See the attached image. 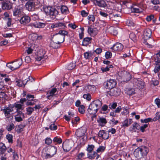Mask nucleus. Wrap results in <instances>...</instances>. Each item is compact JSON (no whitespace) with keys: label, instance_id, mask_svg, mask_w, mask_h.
Instances as JSON below:
<instances>
[{"label":"nucleus","instance_id":"nucleus-17","mask_svg":"<svg viewBox=\"0 0 160 160\" xmlns=\"http://www.w3.org/2000/svg\"><path fill=\"white\" fill-rule=\"evenodd\" d=\"M31 21L30 17L26 15H23L20 20V22L21 24L23 25H26L30 22Z\"/></svg>","mask_w":160,"mask_h":160},{"label":"nucleus","instance_id":"nucleus-53","mask_svg":"<svg viewBox=\"0 0 160 160\" xmlns=\"http://www.w3.org/2000/svg\"><path fill=\"white\" fill-rule=\"evenodd\" d=\"M78 111L81 114H83L85 113V111L84 110L85 107L84 105H81L78 107Z\"/></svg>","mask_w":160,"mask_h":160},{"label":"nucleus","instance_id":"nucleus-44","mask_svg":"<svg viewBox=\"0 0 160 160\" xmlns=\"http://www.w3.org/2000/svg\"><path fill=\"white\" fill-rule=\"evenodd\" d=\"M153 71L156 74L157 73L158 76L159 77V76L160 75V64L155 66Z\"/></svg>","mask_w":160,"mask_h":160},{"label":"nucleus","instance_id":"nucleus-59","mask_svg":"<svg viewBox=\"0 0 160 160\" xmlns=\"http://www.w3.org/2000/svg\"><path fill=\"white\" fill-rule=\"evenodd\" d=\"M15 128V126L13 123H11L6 127V129L8 131H10Z\"/></svg>","mask_w":160,"mask_h":160},{"label":"nucleus","instance_id":"nucleus-56","mask_svg":"<svg viewBox=\"0 0 160 160\" xmlns=\"http://www.w3.org/2000/svg\"><path fill=\"white\" fill-rule=\"evenodd\" d=\"M131 10L132 12L136 13H140L142 11V9L141 8H133Z\"/></svg>","mask_w":160,"mask_h":160},{"label":"nucleus","instance_id":"nucleus-28","mask_svg":"<svg viewBox=\"0 0 160 160\" xmlns=\"http://www.w3.org/2000/svg\"><path fill=\"white\" fill-rule=\"evenodd\" d=\"M125 93L129 96H131L135 94L134 88H127L125 89Z\"/></svg>","mask_w":160,"mask_h":160},{"label":"nucleus","instance_id":"nucleus-16","mask_svg":"<svg viewBox=\"0 0 160 160\" xmlns=\"http://www.w3.org/2000/svg\"><path fill=\"white\" fill-rule=\"evenodd\" d=\"M49 147V153L47 155L49 156V158H50L56 154L57 151V147L54 146L50 145Z\"/></svg>","mask_w":160,"mask_h":160},{"label":"nucleus","instance_id":"nucleus-4","mask_svg":"<svg viewBox=\"0 0 160 160\" xmlns=\"http://www.w3.org/2000/svg\"><path fill=\"white\" fill-rule=\"evenodd\" d=\"M73 142L72 141L69 139H66L63 142L62 144V147L65 152H68L73 147Z\"/></svg>","mask_w":160,"mask_h":160},{"label":"nucleus","instance_id":"nucleus-32","mask_svg":"<svg viewBox=\"0 0 160 160\" xmlns=\"http://www.w3.org/2000/svg\"><path fill=\"white\" fill-rule=\"evenodd\" d=\"M93 53L91 51L86 52L84 53V58L86 59L90 60L92 57Z\"/></svg>","mask_w":160,"mask_h":160},{"label":"nucleus","instance_id":"nucleus-38","mask_svg":"<svg viewBox=\"0 0 160 160\" xmlns=\"http://www.w3.org/2000/svg\"><path fill=\"white\" fill-rule=\"evenodd\" d=\"M53 142L55 143V144H59L62 142V140L60 137L56 136L53 138Z\"/></svg>","mask_w":160,"mask_h":160},{"label":"nucleus","instance_id":"nucleus-14","mask_svg":"<svg viewBox=\"0 0 160 160\" xmlns=\"http://www.w3.org/2000/svg\"><path fill=\"white\" fill-rule=\"evenodd\" d=\"M123 45L120 43L116 42L114 44L113 46L111 48V49H112L114 51H121L123 49Z\"/></svg>","mask_w":160,"mask_h":160},{"label":"nucleus","instance_id":"nucleus-34","mask_svg":"<svg viewBox=\"0 0 160 160\" xmlns=\"http://www.w3.org/2000/svg\"><path fill=\"white\" fill-rule=\"evenodd\" d=\"M132 77L131 74L128 72H127L123 77V82H127L130 81L132 78Z\"/></svg>","mask_w":160,"mask_h":160},{"label":"nucleus","instance_id":"nucleus-23","mask_svg":"<svg viewBox=\"0 0 160 160\" xmlns=\"http://www.w3.org/2000/svg\"><path fill=\"white\" fill-rule=\"evenodd\" d=\"M92 38L91 37H86L84 38L82 42V46L87 47L88 45L91 43Z\"/></svg>","mask_w":160,"mask_h":160},{"label":"nucleus","instance_id":"nucleus-55","mask_svg":"<svg viewBox=\"0 0 160 160\" xmlns=\"http://www.w3.org/2000/svg\"><path fill=\"white\" fill-rule=\"evenodd\" d=\"M3 111L4 112V114L6 116H8L10 114V112H11L10 108L7 107L4 109Z\"/></svg>","mask_w":160,"mask_h":160},{"label":"nucleus","instance_id":"nucleus-10","mask_svg":"<svg viewBox=\"0 0 160 160\" xmlns=\"http://www.w3.org/2000/svg\"><path fill=\"white\" fill-rule=\"evenodd\" d=\"M26 9L29 11H33L35 9V3L32 0L28 1L25 5Z\"/></svg>","mask_w":160,"mask_h":160},{"label":"nucleus","instance_id":"nucleus-51","mask_svg":"<svg viewBox=\"0 0 160 160\" xmlns=\"http://www.w3.org/2000/svg\"><path fill=\"white\" fill-rule=\"evenodd\" d=\"M76 66L74 63H70L67 67V68L69 70H71L74 68Z\"/></svg>","mask_w":160,"mask_h":160},{"label":"nucleus","instance_id":"nucleus-6","mask_svg":"<svg viewBox=\"0 0 160 160\" xmlns=\"http://www.w3.org/2000/svg\"><path fill=\"white\" fill-rule=\"evenodd\" d=\"M133 81L137 86V88L139 89H142L145 87V82L141 78H134Z\"/></svg>","mask_w":160,"mask_h":160},{"label":"nucleus","instance_id":"nucleus-47","mask_svg":"<svg viewBox=\"0 0 160 160\" xmlns=\"http://www.w3.org/2000/svg\"><path fill=\"white\" fill-rule=\"evenodd\" d=\"M160 118V112H158L155 114V116L152 119V122H156L157 120H159Z\"/></svg>","mask_w":160,"mask_h":160},{"label":"nucleus","instance_id":"nucleus-27","mask_svg":"<svg viewBox=\"0 0 160 160\" xmlns=\"http://www.w3.org/2000/svg\"><path fill=\"white\" fill-rule=\"evenodd\" d=\"M25 126V124L17 125L15 127V130L18 133H20L23 131V129Z\"/></svg>","mask_w":160,"mask_h":160},{"label":"nucleus","instance_id":"nucleus-22","mask_svg":"<svg viewBox=\"0 0 160 160\" xmlns=\"http://www.w3.org/2000/svg\"><path fill=\"white\" fill-rule=\"evenodd\" d=\"M31 26H33L35 28H44L46 24L45 23L41 22H36L30 23Z\"/></svg>","mask_w":160,"mask_h":160},{"label":"nucleus","instance_id":"nucleus-12","mask_svg":"<svg viewBox=\"0 0 160 160\" xmlns=\"http://www.w3.org/2000/svg\"><path fill=\"white\" fill-rule=\"evenodd\" d=\"M51 27L52 28H57L59 29H65L66 28L65 23L59 22L52 23Z\"/></svg>","mask_w":160,"mask_h":160},{"label":"nucleus","instance_id":"nucleus-61","mask_svg":"<svg viewBox=\"0 0 160 160\" xmlns=\"http://www.w3.org/2000/svg\"><path fill=\"white\" fill-rule=\"evenodd\" d=\"M112 56V53L111 52L107 51L105 53V57L107 59H108L111 58Z\"/></svg>","mask_w":160,"mask_h":160},{"label":"nucleus","instance_id":"nucleus-2","mask_svg":"<svg viewBox=\"0 0 160 160\" xmlns=\"http://www.w3.org/2000/svg\"><path fill=\"white\" fill-rule=\"evenodd\" d=\"M53 38H54V40L53 41L54 43L52 44L53 48L55 49L60 48V45L62 43L61 42L62 40V37L60 35L56 33L53 35Z\"/></svg>","mask_w":160,"mask_h":160},{"label":"nucleus","instance_id":"nucleus-19","mask_svg":"<svg viewBox=\"0 0 160 160\" xmlns=\"http://www.w3.org/2000/svg\"><path fill=\"white\" fill-rule=\"evenodd\" d=\"M97 122L99 126L104 127L107 123V122L105 117L102 116H98V118L97 120Z\"/></svg>","mask_w":160,"mask_h":160},{"label":"nucleus","instance_id":"nucleus-46","mask_svg":"<svg viewBox=\"0 0 160 160\" xmlns=\"http://www.w3.org/2000/svg\"><path fill=\"white\" fill-rule=\"evenodd\" d=\"M6 138L8 140L9 143H12L13 142V136L12 134H8L6 136Z\"/></svg>","mask_w":160,"mask_h":160},{"label":"nucleus","instance_id":"nucleus-54","mask_svg":"<svg viewBox=\"0 0 160 160\" xmlns=\"http://www.w3.org/2000/svg\"><path fill=\"white\" fill-rule=\"evenodd\" d=\"M83 97L84 99H86L88 101H90L91 99V95L89 93L84 94L83 95Z\"/></svg>","mask_w":160,"mask_h":160},{"label":"nucleus","instance_id":"nucleus-30","mask_svg":"<svg viewBox=\"0 0 160 160\" xmlns=\"http://www.w3.org/2000/svg\"><path fill=\"white\" fill-rule=\"evenodd\" d=\"M97 5L100 7L105 8L107 6L106 2L104 0H96Z\"/></svg>","mask_w":160,"mask_h":160},{"label":"nucleus","instance_id":"nucleus-26","mask_svg":"<svg viewBox=\"0 0 160 160\" xmlns=\"http://www.w3.org/2000/svg\"><path fill=\"white\" fill-rule=\"evenodd\" d=\"M49 146H46L44 147L42 150V155L44 156L45 158H49V156H48L47 154L49 153Z\"/></svg>","mask_w":160,"mask_h":160},{"label":"nucleus","instance_id":"nucleus-15","mask_svg":"<svg viewBox=\"0 0 160 160\" xmlns=\"http://www.w3.org/2000/svg\"><path fill=\"white\" fill-rule=\"evenodd\" d=\"M98 137L104 140L108 139L109 138V134L108 131L104 130H100L98 133Z\"/></svg>","mask_w":160,"mask_h":160},{"label":"nucleus","instance_id":"nucleus-25","mask_svg":"<svg viewBox=\"0 0 160 160\" xmlns=\"http://www.w3.org/2000/svg\"><path fill=\"white\" fill-rule=\"evenodd\" d=\"M57 89L56 88H53L51 89L49 92H48L47 94V98L48 99H50L51 98V97H52L54 95L55 93L57 92Z\"/></svg>","mask_w":160,"mask_h":160},{"label":"nucleus","instance_id":"nucleus-24","mask_svg":"<svg viewBox=\"0 0 160 160\" xmlns=\"http://www.w3.org/2000/svg\"><path fill=\"white\" fill-rule=\"evenodd\" d=\"M132 126V127H131L129 128V130L131 132H138L140 129V126L137 122H135Z\"/></svg>","mask_w":160,"mask_h":160},{"label":"nucleus","instance_id":"nucleus-18","mask_svg":"<svg viewBox=\"0 0 160 160\" xmlns=\"http://www.w3.org/2000/svg\"><path fill=\"white\" fill-rule=\"evenodd\" d=\"M13 69L15 70L19 68L22 64V58H18L16 61L12 62Z\"/></svg>","mask_w":160,"mask_h":160},{"label":"nucleus","instance_id":"nucleus-20","mask_svg":"<svg viewBox=\"0 0 160 160\" xmlns=\"http://www.w3.org/2000/svg\"><path fill=\"white\" fill-rule=\"evenodd\" d=\"M22 12V8L19 6H16L13 10V15L14 16L19 17L21 14Z\"/></svg>","mask_w":160,"mask_h":160},{"label":"nucleus","instance_id":"nucleus-36","mask_svg":"<svg viewBox=\"0 0 160 160\" xmlns=\"http://www.w3.org/2000/svg\"><path fill=\"white\" fill-rule=\"evenodd\" d=\"M85 89L87 92H90L95 90V86L93 85H89L85 87Z\"/></svg>","mask_w":160,"mask_h":160},{"label":"nucleus","instance_id":"nucleus-1","mask_svg":"<svg viewBox=\"0 0 160 160\" xmlns=\"http://www.w3.org/2000/svg\"><path fill=\"white\" fill-rule=\"evenodd\" d=\"M102 102L99 99H97L92 102L88 109L89 113H97L101 107Z\"/></svg>","mask_w":160,"mask_h":160},{"label":"nucleus","instance_id":"nucleus-58","mask_svg":"<svg viewBox=\"0 0 160 160\" xmlns=\"http://www.w3.org/2000/svg\"><path fill=\"white\" fill-rule=\"evenodd\" d=\"M140 121L142 123H147L149 122H152V118H148L144 119H141Z\"/></svg>","mask_w":160,"mask_h":160},{"label":"nucleus","instance_id":"nucleus-21","mask_svg":"<svg viewBox=\"0 0 160 160\" xmlns=\"http://www.w3.org/2000/svg\"><path fill=\"white\" fill-rule=\"evenodd\" d=\"M87 156L88 158L89 159H93L96 157V159H98L100 157V155L98 154L97 152L92 151L90 153H88Z\"/></svg>","mask_w":160,"mask_h":160},{"label":"nucleus","instance_id":"nucleus-11","mask_svg":"<svg viewBox=\"0 0 160 160\" xmlns=\"http://www.w3.org/2000/svg\"><path fill=\"white\" fill-rule=\"evenodd\" d=\"M87 131L86 127L85 126H82L77 129L75 132V135L78 137H81L85 134Z\"/></svg>","mask_w":160,"mask_h":160},{"label":"nucleus","instance_id":"nucleus-3","mask_svg":"<svg viewBox=\"0 0 160 160\" xmlns=\"http://www.w3.org/2000/svg\"><path fill=\"white\" fill-rule=\"evenodd\" d=\"M43 9L47 14L50 15L56 16L58 14V10L52 7L47 6L44 7Z\"/></svg>","mask_w":160,"mask_h":160},{"label":"nucleus","instance_id":"nucleus-60","mask_svg":"<svg viewBox=\"0 0 160 160\" xmlns=\"http://www.w3.org/2000/svg\"><path fill=\"white\" fill-rule=\"evenodd\" d=\"M49 128L52 131H54L57 129V126L55 125V123L51 124L49 126Z\"/></svg>","mask_w":160,"mask_h":160},{"label":"nucleus","instance_id":"nucleus-33","mask_svg":"<svg viewBox=\"0 0 160 160\" xmlns=\"http://www.w3.org/2000/svg\"><path fill=\"white\" fill-rule=\"evenodd\" d=\"M7 149L5 144L2 142H0V153L3 155Z\"/></svg>","mask_w":160,"mask_h":160},{"label":"nucleus","instance_id":"nucleus-41","mask_svg":"<svg viewBox=\"0 0 160 160\" xmlns=\"http://www.w3.org/2000/svg\"><path fill=\"white\" fill-rule=\"evenodd\" d=\"M44 54L45 52H41V51H40L38 52V55L36 58V60L38 61H40L44 58Z\"/></svg>","mask_w":160,"mask_h":160},{"label":"nucleus","instance_id":"nucleus-31","mask_svg":"<svg viewBox=\"0 0 160 160\" xmlns=\"http://www.w3.org/2000/svg\"><path fill=\"white\" fill-rule=\"evenodd\" d=\"M14 82L17 86L19 87H22L23 86L24 87L26 85L25 84V82H24V80L22 81L20 79L16 78L15 79Z\"/></svg>","mask_w":160,"mask_h":160},{"label":"nucleus","instance_id":"nucleus-42","mask_svg":"<svg viewBox=\"0 0 160 160\" xmlns=\"http://www.w3.org/2000/svg\"><path fill=\"white\" fill-rule=\"evenodd\" d=\"M117 103L116 102H112L110 103L108 105V107L109 109L113 110L115 109L117 106Z\"/></svg>","mask_w":160,"mask_h":160},{"label":"nucleus","instance_id":"nucleus-63","mask_svg":"<svg viewBox=\"0 0 160 160\" xmlns=\"http://www.w3.org/2000/svg\"><path fill=\"white\" fill-rule=\"evenodd\" d=\"M53 142L52 140L50 138H46L45 141V143L46 144L50 145Z\"/></svg>","mask_w":160,"mask_h":160},{"label":"nucleus","instance_id":"nucleus-50","mask_svg":"<svg viewBox=\"0 0 160 160\" xmlns=\"http://www.w3.org/2000/svg\"><path fill=\"white\" fill-rule=\"evenodd\" d=\"M81 30V32L79 33V36L80 39H82L83 38L84 35V28L83 27H82L80 28Z\"/></svg>","mask_w":160,"mask_h":160},{"label":"nucleus","instance_id":"nucleus-13","mask_svg":"<svg viewBox=\"0 0 160 160\" xmlns=\"http://www.w3.org/2000/svg\"><path fill=\"white\" fill-rule=\"evenodd\" d=\"M12 5L10 1L7 0L2 3V7L3 10H9L12 8Z\"/></svg>","mask_w":160,"mask_h":160},{"label":"nucleus","instance_id":"nucleus-39","mask_svg":"<svg viewBox=\"0 0 160 160\" xmlns=\"http://www.w3.org/2000/svg\"><path fill=\"white\" fill-rule=\"evenodd\" d=\"M61 11L62 13L66 14L69 13V11L68 7L64 5H62L60 8Z\"/></svg>","mask_w":160,"mask_h":160},{"label":"nucleus","instance_id":"nucleus-57","mask_svg":"<svg viewBox=\"0 0 160 160\" xmlns=\"http://www.w3.org/2000/svg\"><path fill=\"white\" fill-rule=\"evenodd\" d=\"M94 30L93 29L89 26H88V33L91 36H93Z\"/></svg>","mask_w":160,"mask_h":160},{"label":"nucleus","instance_id":"nucleus-62","mask_svg":"<svg viewBox=\"0 0 160 160\" xmlns=\"http://www.w3.org/2000/svg\"><path fill=\"white\" fill-rule=\"evenodd\" d=\"M124 111L121 113V114L122 115H125L129 113V111L128 108L127 107L124 108Z\"/></svg>","mask_w":160,"mask_h":160},{"label":"nucleus","instance_id":"nucleus-37","mask_svg":"<svg viewBox=\"0 0 160 160\" xmlns=\"http://www.w3.org/2000/svg\"><path fill=\"white\" fill-rule=\"evenodd\" d=\"M152 59L155 62L153 64L155 66H157L160 64V58L157 56H153Z\"/></svg>","mask_w":160,"mask_h":160},{"label":"nucleus","instance_id":"nucleus-49","mask_svg":"<svg viewBox=\"0 0 160 160\" xmlns=\"http://www.w3.org/2000/svg\"><path fill=\"white\" fill-rule=\"evenodd\" d=\"M34 80L32 77L28 76V78L24 80V82H25V84H26L28 82L30 83L34 82Z\"/></svg>","mask_w":160,"mask_h":160},{"label":"nucleus","instance_id":"nucleus-7","mask_svg":"<svg viewBox=\"0 0 160 160\" xmlns=\"http://www.w3.org/2000/svg\"><path fill=\"white\" fill-rule=\"evenodd\" d=\"M35 96L34 95L28 94L27 95L26 99L27 101L26 103L27 106H32L34 105L38 100L34 99Z\"/></svg>","mask_w":160,"mask_h":160},{"label":"nucleus","instance_id":"nucleus-9","mask_svg":"<svg viewBox=\"0 0 160 160\" xmlns=\"http://www.w3.org/2000/svg\"><path fill=\"white\" fill-rule=\"evenodd\" d=\"M152 33L151 30L149 29H147L144 31L143 39L144 40L143 43L145 44L150 46V44L148 43L146 41L151 38Z\"/></svg>","mask_w":160,"mask_h":160},{"label":"nucleus","instance_id":"nucleus-5","mask_svg":"<svg viewBox=\"0 0 160 160\" xmlns=\"http://www.w3.org/2000/svg\"><path fill=\"white\" fill-rule=\"evenodd\" d=\"M117 84V81L115 79H108L105 82L103 85L106 89L114 88Z\"/></svg>","mask_w":160,"mask_h":160},{"label":"nucleus","instance_id":"nucleus-40","mask_svg":"<svg viewBox=\"0 0 160 160\" xmlns=\"http://www.w3.org/2000/svg\"><path fill=\"white\" fill-rule=\"evenodd\" d=\"M109 91L107 92V95L108 96H112L117 95L116 92L114 90V88H110Z\"/></svg>","mask_w":160,"mask_h":160},{"label":"nucleus","instance_id":"nucleus-8","mask_svg":"<svg viewBox=\"0 0 160 160\" xmlns=\"http://www.w3.org/2000/svg\"><path fill=\"white\" fill-rule=\"evenodd\" d=\"M135 151H138V153H140L141 156L144 157L147 155L149 150L148 147L144 146H142L138 148L135 150Z\"/></svg>","mask_w":160,"mask_h":160},{"label":"nucleus","instance_id":"nucleus-29","mask_svg":"<svg viewBox=\"0 0 160 160\" xmlns=\"http://www.w3.org/2000/svg\"><path fill=\"white\" fill-rule=\"evenodd\" d=\"M57 33L60 35L62 37V40L61 42H63L65 41V36L68 35V32L64 30H60Z\"/></svg>","mask_w":160,"mask_h":160},{"label":"nucleus","instance_id":"nucleus-35","mask_svg":"<svg viewBox=\"0 0 160 160\" xmlns=\"http://www.w3.org/2000/svg\"><path fill=\"white\" fill-rule=\"evenodd\" d=\"M132 119H128L125 120L122 122V126L123 127H127L130 125L132 122Z\"/></svg>","mask_w":160,"mask_h":160},{"label":"nucleus","instance_id":"nucleus-64","mask_svg":"<svg viewBox=\"0 0 160 160\" xmlns=\"http://www.w3.org/2000/svg\"><path fill=\"white\" fill-rule=\"evenodd\" d=\"M105 149V147L103 146H100L97 149L96 151L97 153L103 152Z\"/></svg>","mask_w":160,"mask_h":160},{"label":"nucleus","instance_id":"nucleus-43","mask_svg":"<svg viewBox=\"0 0 160 160\" xmlns=\"http://www.w3.org/2000/svg\"><path fill=\"white\" fill-rule=\"evenodd\" d=\"M95 146L92 144H88L86 149V150L88 152V153H90L91 152L93 151Z\"/></svg>","mask_w":160,"mask_h":160},{"label":"nucleus","instance_id":"nucleus-48","mask_svg":"<svg viewBox=\"0 0 160 160\" xmlns=\"http://www.w3.org/2000/svg\"><path fill=\"white\" fill-rule=\"evenodd\" d=\"M129 38L134 42L137 41V37L136 35L133 33H131L129 35Z\"/></svg>","mask_w":160,"mask_h":160},{"label":"nucleus","instance_id":"nucleus-52","mask_svg":"<svg viewBox=\"0 0 160 160\" xmlns=\"http://www.w3.org/2000/svg\"><path fill=\"white\" fill-rule=\"evenodd\" d=\"M26 110L27 112V114L29 115H31L32 112L34 111V108H32L31 107H28L26 108Z\"/></svg>","mask_w":160,"mask_h":160},{"label":"nucleus","instance_id":"nucleus-45","mask_svg":"<svg viewBox=\"0 0 160 160\" xmlns=\"http://www.w3.org/2000/svg\"><path fill=\"white\" fill-rule=\"evenodd\" d=\"M80 119L78 117H75L74 120L72 119L71 122L73 125L77 124L79 122Z\"/></svg>","mask_w":160,"mask_h":160}]
</instances>
